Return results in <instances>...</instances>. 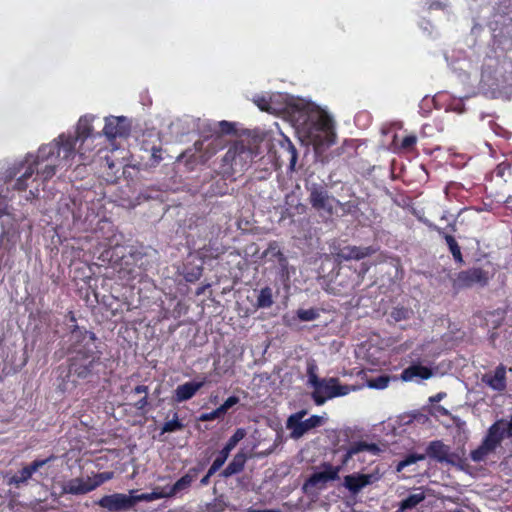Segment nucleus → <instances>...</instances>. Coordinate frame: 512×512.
Listing matches in <instances>:
<instances>
[{"mask_svg": "<svg viewBox=\"0 0 512 512\" xmlns=\"http://www.w3.org/2000/svg\"><path fill=\"white\" fill-rule=\"evenodd\" d=\"M95 119L96 116L91 114L81 116L76 124L75 134L62 133L53 142L40 146L39 158L45 160L55 153L57 157L63 153L64 159H73L78 154L82 164L90 162V155L87 153L92 152L94 141L102 137L101 132L94 131Z\"/></svg>", "mask_w": 512, "mask_h": 512, "instance_id": "obj_1", "label": "nucleus"}, {"mask_svg": "<svg viewBox=\"0 0 512 512\" xmlns=\"http://www.w3.org/2000/svg\"><path fill=\"white\" fill-rule=\"evenodd\" d=\"M71 338L83 343L75 348V356L71 359L68 370V381L74 384L77 377L78 379L87 378L93 371L95 364L99 360L98 351L95 345V334L89 331H80L79 329L72 332ZM64 388L68 389V383L64 384Z\"/></svg>", "mask_w": 512, "mask_h": 512, "instance_id": "obj_2", "label": "nucleus"}, {"mask_svg": "<svg viewBox=\"0 0 512 512\" xmlns=\"http://www.w3.org/2000/svg\"><path fill=\"white\" fill-rule=\"evenodd\" d=\"M316 365L307 368L308 384L313 387L312 398L316 405H323L328 399L348 395L352 391L362 389L360 385H342L338 378H319Z\"/></svg>", "mask_w": 512, "mask_h": 512, "instance_id": "obj_3", "label": "nucleus"}, {"mask_svg": "<svg viewBox=\"0 0 512 512\" xmlns=\"http://www.w3.org/2000/svg\"><path fill=\"white\" fill-rule=\"evenodd\" d=\"M510 437H512V416L509 420L500 419L490 426L481 445L471 452V459L475 462L485 460L500 446L503 439Z\"/></svg>", "mask_w": 512, "mask_h": 512, "instance_id": "obj_4", "label": "nucleus"}, {"mask_svg": "<svg viewBox=\"0 0 512 512\" xmlns=\"http://www.w3.org/2000/svg\"><path fill=\"white\" fill-rule=\"evenodd\" d=\"M255 156V151L249 145L243 141H237L225 153L222 167L226 173H243L250 167Z\"/></svg>", "mask_w": 512, "mask_h": 512, "instance_id": "obj_5", "label": "nucleus"}, {"mask_svg": "<svg viewBox=\"0 0 512 512\" xmlns=\"http://www.w3.org/2000/svg\"><path fill=\"white\" fill-rule=\"evenodd\" d=\"M309 192L308 201L311 207L319 214L320 217L328 220L336 214V203L338 199L329 193V191L321 184L313 183L307 187Z\"/></svg>", "mask_w": 512, "mask_h": 512, "instance_id": "obj_6", "label": "nucleus"}, {"mask_svg": "<svg viewBox=\"0 0 512 512\" xmlns=\"http://www.w3.org/2000/svg\"><path fill=\"white\" fill-rule=\"evenodd\" d=\"M97 259L101 262L100 265H107L113 268L119 267L122 269L124 266L129 265L128 257H131V252L128 246L122 244H109L101 245L97 248Z\"/></svg>", "mask_w": 512, "mask_h": 512, "instance_id": "obj_7", "label": "nucleus"}, {"mask_svg": "<svg viewBox=\"0 0 512 512\" xmlns=\"http://www.w3.org/2000/svg\"><path fill=\"white\" fill-rule=\"evenodd\" d=\"M200 225L205 226L209 230L211 237L208 239V243L204 244L198 249L199 257L205 260L217 259L220 255L224 254L225 247L218 240V234L220 233V227L213 224L206 218L200 219Z\"/></svg>", "mask_w": 512, "mask_h": 512, "instance_id": "obj_8", "label": "nucleus"}, {"mask_svg": "<svg viewBox=\"0 0 512 512\" xmlns=\"http://www.w3.org/2000/svg\"><path fill=\"white\" fill-rule=\"evenodd\" d=\"M57 153L49 157L48 159H40L39 158V150L36 155L28 154L25 157V163H30V165H36V172L39 175L43 182L50 180L55 174L57 167L61 165L62 162H68L70 159H64L63 153H60L59 157L56 156Z\"/></svg>", "mask_w": 512, "mask_h": 512, "instance_id": "obj_9", "label": "nucleus"}, {"mask_svg": "<svg viewBox=\"0 0 512 512\" xmlns=\"http://www.w3.org/2000/svg\"><path fill=\"white\" fill-rule=\"evenodd\" d=\"M134 492V490H131L129 494L114 493L105 495L96 501V504L108 512H126L135 506Z\"/></svg>", "mask_w": 512, "mask_h": 512, "instance_id": "obj_10", "label": "nucleus"}, {"mask_svg": "<svg viewBox=\"0 0 512 512\" xmlns=\"http://www.w3.org/2000/svg\"><path fill=\"white\" fill-rule=\"evenodd\" d=\"M305 414L306 411H300L288 418L287 428L291 430V438L299 439L309 430L321 425L323 418L316 415L302 421Z\"/></svg>", "mask_w": 512, "mask_h": 512, "instance_id": "obj_11", "label": "nucleus"}, {"mask_svg": "<svg viewBox=\"0 0 512 512\" xmlns=\"http://www.w3.org/2000/svg\"><path fill=\"white\" fill-rule=\"evenodd\" d=\"M24 172L14 181L11 187H7V193L11 190L17 192H23L27 189L29 183L28 181L33 178L36 172V165H30V163H25V160L14 165L12 168L7 170L6 178L10 181L17 174L24 169Z\"/></svg>", "mask_w": 512, "mask_h": 512, "instance_id": "obj_12", "label": "nucleus"}, {"mask_svg": "<svg viewBox=\"0 0 512 512\" xmlns=\"http://www.w3.org/2000/svg\"><path fill=\"white\" fill-rule=\"evenodd\" d=\"M131 131V125L128 119L124 116H110L105 118V125L102 130L108 140L116 138H126L129 136Z\"/></svg>", "mask_w": 512, "mask_h": 512, "instance_id": "obj_13", "label": "nucleus"}, {"mask_svg": "<svg viewBox=\"0 0 512 512\" xmlns=\"http://www.w3.org/2000/svg\"><path fill=\"white\" fill-rule=\"evenodd\" d=\"M341 471L340 466H332L329 463H324L321 470L314 472L305 482L304 488L313 487L322 489L329 481H334L339 478Z\"/></svg>", "mask_w": 512, "mask_h": 512, "instance_id": "obj_14", "label": "nucleus"}, {"mask_svg": "<svg viewBox=\"0 0 512 512\" xmlns=\"http://www.w3.org/2000/svg\"><path fill=\"white\" fill-rule=\"evenodd\" d=\"M425 455L440 463L453 464L455 462V457L451 453L450 447L440 440L431 441L426 448Z\"/></svg>", "mask_w": 512, "mask_h": 512, "instance_id": "obj_15", "label": "nucleus"}, {"mask_svg": "<svg viewBox=\"0 0 512 512\" xmlns=\"http://www.w3.org/2000/svg\"><path fill=\"white\" fill-rule=\"evenodd\" d=\"M375 253V249L369 247L345 246L336 252V259L339 261L361 260Z\"/></svg>", "mask_w": 512, "mask_h": 512, "instance_id": "obj_16", "label": "nucleus"}, {"mask_svg": "<svg viewBox=\"0 0 512 512\" xmlns=\"http://www.w3.org/2000/svg\"><path fill=\"white\" fill-rule=\"evenodd\" d=\"M492 19L497 26L512 24V0H499L493 9Z\"/></svg>", "mask_w": 512, "mask_h": 512, "instance_id": "obj_17", "label": "nucleus"}, {"mask_svg": "<svg viewBox=\"0 0 512 512\" xmlns=\"http://www.w3.org/2000/svg\"><path fill=\"white\" fill-rule=\"evenodd\" d=\"M54 457H49L42 460H35L29 466L24 467L22 470L18 472V474L12 476L9 480L10 485H15L19 487L21 484L26 483L33 473L38 471L41 467L50 462Z\"/></svg>", "mask_w": 512, "mask_h": 512, "instance_id": "obj_18", "label": "nucleus"}, {"mask_svg": "<svg viewBox=\"0 0 512 512\" xmlns=\"http://www.w3.org/2000/svg\"><path fill=\"white\" fill-rule=\"evenodd\" d=\"M458 279L466 285L479 284L484 286L488 283L489 272L481 267H472L461 271L458 275Z\"/></svg>", "mask_w": 512, "mask_h": 512, "instance_id": "obj_19", "label": "nucleus"}, {"mask_svg": "<svg viewBox=\"0 0 512 512\" xmlns=\"http://www.w3.org/2000/svg\"><path fill=\"white\" fill-rule=\"evenodd\" d=\"M93 491L89 477L72 478L62 484V493L71 495H84Z\"/></svg>", "mask_w": 512, "mask_h": 512, "instance_id": "obj_20", "label": "nucleus"}, {"mask_svg": "<svg viewBox=\"0 0 512 512\" xmlns=\"http://www.w3.org/2000/svg\"><path fill=\"white\" fill-rule=\"evenodd\" d=\"M482 382L495 391H503L506 388V368L499 365L494 372L485 373Z\"/></svg>", "mask_w": 512, "mask_h": 512, "instance_id": "obj_21", "label": "nucleus"}, {"mask_svg": "<svg viewBox=\"0 0 512 512\" xmlns=\"http://www.w3.org/2000/svg\"><path fill=\"white\" fill-rule=\"evenodd\" d=\"M434 375L431 368L423 366L421 364H413L405 368L401 373V379L403 381H420L427 380Z\"/></svg>", "mask_w": 512, "mask_h": 512, "instance_id": "obj_22", "label": "nucleus"}, {"mask_svg": "<svg viewBox=\"0 0 512 512\" xmlns=\"http://www.w3.org/2000/svg\"><path fill=\"white\" fill-rule=\"evenodd\" d=\"M205 382H186L177 386L174 391V400L178 403L191 399L199 389L204 386Z\"/></svg>", "mask_w": 512, "mask_h": 512, "instance_id": "obj_23", "label": "nucleus"}, {"mask_svg": "<svg viewBox=\"0 0 512 512\" xmlns=\"http://www.w3.org/2000/svg\"><path fill=\"white\" fill-rule=\"evenodd\" d=\"M429 227L431 229L435 230L442 238H444V240L449 248V251L451 252V254L453 256L454 261L458 264H463L464 260H463L461 248L458 245L456 239L452 235L447 234L443 228H441L437 225L431 224Z\"/></svg>", "mask_w": 512, "mask_h": 512, "instance_id": "obj_24", "label": "nucleus"}, {"mask_svg": "<svg viewBox=\"0 0 512 512\" xmlns=\"http://www.w3.org/2000/svg\"><path fill=\"white\" fill-rule=\"evenodd\" d=\"M199 469L192 468L187 474L177 480L168 490L169 497L175 496L181 491H184L190 487L192 482L197 478Z\"/></svg>", "mask_w": 512, "mask_h": 512, "instance_id": "obj_25", "label": "nucleus"}, {"mask_svg": "<svg viewBox=\"0 0 512 512\" xmlns=\"http://www.w3.org/2000/svg\"><path fill=\"white\" fill-rule=\"evenodd\" d=\"M247 459L248 456L243 451H239L234 455L228 466L221 472V476L228 478L234 474L240 473L244 469Z\"/></svg>", "mask_w": 512, "mask_h": 512, "instance_id": "obj_26", "label": "nucleus"}, {"mask_svg": "<svg viewBox=\"0 0 512 512\" xmlns=\"http://www.w3.org/2000/svg\"><path fill=\"white\" fill-rule=\"evenodd\" d=\"M116 150H111L104 157H102V167L107 168L110 172L107 175L111 178L116 177L117 173L125 167V163L123 161L124 158L119 159L115 158Z\"/></svg>", "mask_w": 512, "mask_h": 512, "instance_id": "obj_27", "label": "nucleus"}, {"mask_svg": "<svg viewBox=\"0 0 512 512\" xmlns=\"http://www.w3.org/2000/svg\"><path fill=\"white\" fill-rule=\"evenodd\" d=\"M367 451L373 455H378L380 452V448L376 444H369L366 442H357L354 443L347 451L343 464H346L349 459H351L354 455L359 454L361 452Z\"/></svg>", "mask_w": 512, "mask_h": 512, "instance_id": "obj_28", "label": "nucleus"}, {"mask_svg": "<svg viewBox=\"0 0 512 512\" xmlns=\"http://www.w3.org/2000/svg\"><path fill=\"white\" fill-rule=\"evenodd\" d=\"M426 498V494L422 487L416 488L413 493L407 496L400 503V508L402 510L412 509L416 507L419 503H421Z\"/></svg>", "mask_w": 512, "mask_h": 512, "instance_id": "obj_29", "label": "nucleus"}, {"mask_svg": "<svg viewBox=\"0 0 512 512\" xmlns=\"http://www.w3.org/2000/svg\"><path fill=\"white\" fill-rule=\"evenodd\" d=\"M203 272V268L201 264H192L187 262L183 266L182 275L186 282L194 283L200 279Z\"/></svg>", "mask_w": 512, "mask_h": 512, "instance_id": "obj_30", "label": "nucleus"}, {"mask_svg": "<svg viewBox=\"0 0 512 512\" xmlns=\"http://www.w3.org/2000/svg\"><path fill=\"white\" fill-rule=\"evenodd\" d=\"M316 126L319 131L323 132L326 138V143L328 145L334 143L335 134L333 131V123L330 118L328 117H321L317 123Z\"/></svg>", "mask_w": 512, "mask_h": 512, "instance_id": "obj_31", "label": "nucleus"}, {"mask_svg": "<svg viewBox=\"0 0 512 512\" xmlns=\"http://www.w3.org/2000/svg\"><path fill=\"white\" fill-rule=\"evenodd\" d=\"M343 485L352 494H357V493H359L364 488L362 483H361V481L359 480L358 475L356 473L355 474L346 475L344 477Z\"/></svg>", "mask_w": 512, "mask_h": 512, "instance_id": "obj_32", "label": "nucleus"}, {"mask_svg": "<svg viewBox=\"0 0 512 512\" xmlns=\"http://www.w3.org/2000/svg\"><path fill=\"white\" fill-rule=\"evenodd\" d=\"M246 436V430L243 428H238L234 434L229 438L226 445L222 449L227 454L236 447V445Z\"/></svg>", "mask_w": 512, "mask_h": 512, "instance_id": "obj_33", "label": "nucleus"}, {"mask_svg": "<svg viewBox=\"0 0 512 512\" xmlns=\"http://www.w3.org/2000/svg\"><path fill=\"white\" fill-rule=\"evenodd\" d=\"M336 208H340L341 216L354 215L359 211V203L356 200L341 202L338 200Z\"/></svg>", "mask_w": 512, "mask_h": 512, "instance_id": "obj_34", "label": "nucleus"}, {"mask_svg": "<svg viewBox=\"0 0 512 512\" xmlns=\"http://www.w3.org/2000/svg\"><path fill=\"white\" fill-rule=\"evenodd\" d=\"M133 497H134V502L136 504L137 502H141V501L151 502V501H154V500H157L160 498H167V497H169V494H168V491L163 490L161 492L153 491L151 493H143L140 495H133Z\"/></svg>", "mask_w": 512, "mask_h": 512, "instance_id": "obj_35", "label": "nucleus"}, {"mask_svg": "<svg viewBox=\"0 0 512 512\" xmlns=\"http://www.w3.org/2000/svg\"><path fill=\"white\" fill-rule=\"evenodd\" d=\"M82 269L81 268H75L74 270V275H73V280L76 282V285L79 286L80 283L78 282V280L82 281L83 282V285L87 286L86 288L88 289H91L93 288V286H97L96 283H92V281H95L94 278L91 277L90 274H86L84 271L81 273V276L78 275V272H80Z\"/></svg>", "mask_w": 512, "mask_h": 512, "instance_id": "obj_36", "label": "nucleus"}, {"mask_svg": "<svg viewBox=\"0 0 512 512\" xmlns=\"http://www.w3.org/2000/svg\"><path fill=\"white\" fill-rule=\"evenodd\" d=\"M390 377L387 375H380L376 378L368 379L366 382L367 387L372 389H385L388 387Z\"/></svg>", "mask_w": 512, "mask_h": 512, "instance_id": "obj_37", "label": "nucleus"}, {"mask_svg": "<svg viewBox=\"0 0 512 512\" xmlns=\"http://www.w3.org/2000/svg\"><path fill=\"white\" fill-rule=\"evenodd\" d=\"M113 476H114L113 472L106 471V472L98 473V474L94 475L93 477H89L92 489L95 490L97 487H99L103 483L111 480L113 478Z\"/></svg>", "mask_w": 512, "mask_h": 512, "instance_id": "obj_38", "label": "nucleus"}, {"mask_svg": "<svg viewBox=\"0 0 512 512\" xmlns=\"http://www.w3.org/2000/svg\"><path fill=\"white\" fill-rule=\"evenodd\" d=\"M426 458L425 454H410L397 464L396 471L401 472L405 467L412 465Z\"/></svg>", "mask_w": 512, "mask_h": 512, "instance_id": "obj_39", "label": "nucleus"}, {"mask_svg": "<svg viewBox=\"0 0 512 512\" xmlns=\"http://www.w3.org/2000/svg\"><path fill=\"white\" fill-rule=\"evenodd\" d=\"M91 293L93 295V300L90 298V296L87 294L86 301L89 305L93 306L94 303H103L106 306H110L111 303L109 302V297L106 294H101L100 290L93 289L91 290Z\"/></svg>", "mask_w": 512, "mask_h": 512, "instance_id": "obj_40", "label": "nucleus"}, {"mask_svg": "<svg viewBox=\"0 0 512 512\" xmlns=\"http://www.w3.org/2000/svg\"><path fill=\"white\" fill-rule=\"evenodd\" d=\"M359 477V480L361 481L363 487H366L368 485H371L377 481H379L382 477L378 469H375L371 473L368 474H359L356 473Z\"/></svg>", "mask_w": 512, "mask_h": 512, "instance_id": "obj_41", "label": "nucleus"}, {"mask_svg": "<svg viewBox=\"0 0 512 512\" xmlns=\"http://www.w3.org/2000/svg\"><path fill=\"white\" fill-rule=\"evenodd\" d=\"M184 425L179 421L177 414L174 415L172 420H169L164 423L162 427V433H170L182 430Z\"/></svg>", "mask_w": 512, "mask_h": 512, "instance_id": "obj_42", "label": "nucleus"}, {"mask_svg": "<svg viewBox=\"0 0 512 512\" xmlns=\"http://www.w3.org/2000/svg\"><path fill=\"white\" fill-rule=\"evenodd\" d=\"M297 316L301 321H313L319 317V312L317 309H299L297 311Z\"/></svg>", "mask_w": 512, "mask_h": 512, "instance_id": "obj_43", "label": "nucleus"}, {"mask_svg": "<svg viewBox=\"0 0 512 512\" xmlns=\"http://www.w3.org/2000/svg\"><path fill=\"white\" fill-rule=\"evenodd\" d=\"M229 454L225 453L224 451H220L217 458L213 461L212 465L209 468V475H214L226 462L228 459Z\"/></svg>", "mask_w": 512, "mask_h": 512, "instance_id": "obj_44", "label": "nucleus"}, {"mask_svg": "<svg viewBox=\"0 0 512 512\" xmlns=\"http://www.w3.org/2000/svg\"><path fill=\"white\" fill-rule=\"evenodd\" d=\"M263 256L271 258H282L283 254L280 250L279 244L276 241H272L269 243L268 248L263 252Z\"/></svg>", "mask_w": 512, "mask_h": 512, "instance_id": "obj_45", "label": "nucleus"}, {"mask_svg": "<svg viewBox=\"0 0 512 512\" xmlns=\"http://www.w3.org/2000/svg\"><path fill=\"white\" fill-rule=\"evenodd\" d=\"M271 290H260L259 295L257 296L258 306L265 308L271 306L273 303L272 295L270 293Z\"/></svg>", "mask_w": 512, "mask_h": 512, "instance_id": "obj_46", "label": "nucleus"}, {"mask_svg": "<svg viewBox=\"0 0 512 512\" xmlns=\"http://www.w3.org/2000/svg\"><path fill=\"white\" fill-rule=\"evenodd\" d=\"M417 143V136L414 134L405 136L400 144V148L403 151L410 152L414 149L415 145Z\"/></svg>", "mask_w": 512, "mask_h": 512, "instance_id": "obj_47", "label": "nucleus"}, {"mask_svg": "<svg viewBox=\"0 0 512 512\" xmlns=\"http://www.w3.org/2000/svg\"><path fill=\"white\" fill-rule=\"evenodd\" d=\"M412 314V311L406 308H395L391 312V318L394 319L396 322L401 320H406L410 318V315Z\"/></svg>", "mask_w": 512, "mask_h": 512, "instance_id": "obj_48", "label": "nucleus"}, {"mask_svg": "<svg viewBox=\"0 0 512 512\" xmlns=\"http://www.w3.org/2000/svg\"><path fill=\"white\" fill-rule=\"evenodd\" d=\"M286 142H287L286 146H284V147H285L287 153L289 154L290 167H291V169H293L296 164V161H297V150L294 147V145L291 143L290 140L287 139Z\"/></svg>", "mask_w": 512, "mask_h": 512, "instance_id": "obj_49", "label": "nucleus"}, {"mask_svg": "<svg viewBox=\"0 0 512 512\" xmlns=\"http://www.w3.org/2000/svg\"><path fill=\"white\" fill-rule=\"evenodd\" d=\"M239 402V398L236 396H231L225 400V402L218 407V412L222 413L223 415L234 405H236Z\"/></svg>", "mask_w": 512, "mask_h": 512, "instance_id": "obj_50", "label": "nucleus"}, {"mask_svg": "<svg viewBox=\"0 0 512 512\" xmlns=\"http://www.w3.org/2000/svg\"><path fill=\"white\" fill-rule=\"evenodd\" d=\"M219 125L221 132L224 134H232L235 132L234 125L228 121H221Z\"/></svg>", "mask_w": 512, "mask_h": 512, "instance_id": "obj_51", "label": "nucleus"}, {"mask_svg": "<svg viewBox=\"0 0 512 512\" xmlns=\"http://www.w3.org/2000/svg\"><path fill=\"white\" fill-rule=\"evenodd\" d=\"M223 414L218 412V408L210 413H205L200 416L201 421H211L221 417Z\"/></svg>", "mask_w": 512, "mask_h": 512, "instance_id": "obj_52", "label": "nucleus"}, {"mask_svg": "<svg viewBox=\"0 0 512 512\" xmlns=\"http://www.w3.org/2000/svg\"><path fill=\"white\" fill-rule=\"evenodd\" d=\"M256 105L259 107L262 111H269L270 110V103L265 97H259L255 99Z\"/></svg>", "mask_w": 512, "mask_h": 512, "instance_id": "obj_53", "label": "nucleus"}, {"mask_svg": "<svg viewBox=\"0 0 512 512\" xmlns=\"http://www.w3.org/2000/svg\"><path fill=\"white\" fill-rule=\"evenodd\" d=\"M152 158L155 163H159L162 160V149L160 147L152 148Z\"/></svg>", "mask_w": 512, "mask_h": 512, "instance_id": "obj_54", "label": "nucleus"}, {"mask_svg": "<svg viewBox=\"0 0 512 512\" xmlns=\"http://www.w3.org/2000/svg\"><path fill=\"white\" fill-rule=\"evenodd\" d=\"M446 7V4L442 0H434L429 4V9H444Z\"/></svg>", "mask_w": 512, "mask_h": 512, "instance_id": "obj_55", "label": "nucleus"}, {"mask_svg": "<svg viewBox=\"0 0 512 512\" xmlns=\"http://www.w3.org/2000/svg\"><path fill=\"white\" fill-rule=\"evenodd\" d=\"M148 405L147 396L142 397L140 400H138L134 406L137 410H144L145 407Z\"/></svg>", "mask_w": 512, "mask_h": 512, "instance_id": "obj_56", "label": "nucleus"}, {"mask_svg": "<svg viewBox=\"0 0 512 512\" xmlns=\"http://www.w3.org/2000/svg\"><path fill=\"white\" fill-rule=\"evenodd\" d=\"M445 397H446V393H444V392H439V393H437L436 395L431 396V397L429 398V401H430L431 403H437V402H440V401H441L442 399H444Z\"/></svg>", "mask_w": 512, "mask_h": 512, "instance_id": "obj_57", "label": "nucleus"}, {"mask_svg": "<svg viewBox=\"0 0 512 512\" xmlns=\"http://www.w3.org/2000/svg\"><path fill=\"white\" fill-rule=\"evenodd\" d=\"M133 392L135 394H144V396H147L148 394V387L144 385H138L134 388Z\"/></svg>", "mask_w": 512, "mask_h": 512, "instance_id": "obj_58", "label": "nucleus"}, {"mask_svg": "<svg viewBox=\"0 0 512 512\" xmlns=\"http://www.w3.org/2000/svg\"><path fill=\"white\" fill-rule=\"evenodd\" d=\"M209 509L211 512H222L224 510V507L222 504L215 503L214 505H211Z\"/></svg>", "mask_w": 512, "mask_h": 512, "instance_id": "obj_59", "label": "nucleus"}, {"mask_svg": "<svg viewBox=\"0 0 512 512\" xmlns=\"http://www.w3.org/2000/svg\"><path fill=\"white\" fill-rule=\"evenodd\" d=\"M211 476L212 475H209V471H208L207 474L200 480L201 486H207L210 482Z\"/></svg>", "mask_w": 512, "mask_h": 512, "instance_id": "obj_60", "label": "nucleus"}, {"mask_svg": "<svg viewBox=\"0 0 512 512\" xmlns=\"http://www.w3.org/2000/svg\"><path fill=\"white\" fill-rule=\"evenodd\" d=\"M275 446H276V444L272 448L268 449L267 451L258 453L256 456L257 457H264V456H267V455L271 454L274 451Z\"/></svg>", "mask_w": 512, "mask_h": 512, "instance_id": "obj_61", "label": "nucleus"}, {"mask_svg": "<svg viewBox=\"0 0 512 512\" xmlns=\"http://www.w3.org/2000/svg\"><path fill=\"white\" fill-rule=\"evenodd\" d=\"M248 512H281L277 509H262V510H256V509H250Z\"/></svg>", "mask_w": 512, "mask_h": 512, "instance_id": "obj_62", "label": "nucleus"}, {"mask_svg": "<svg viewBox=\"0 0 512 512\" xmlns=\"http://www.w3.org/2000/svg\"><path fill=\"white\" fill-rule=\"evenodd\" d=\"M437 409H438V411H439V412H441V413H442V414H444V415H447V414H448L447 409H445V408H444V407H442V406H439Z\"/></svg>", "mask_w": 512, "mask_h": 512, "instance_id": "obj_63", "label": "nucleus"}, {"mask_svg": "<svg viewBox=\"0 0 512 512\" xmlns=\"http://www.w3.org/2000/svg\"><path fill=\"white\" fill-rule=\"evenodd\" d=\"M506 203L512 205V196L507 198Z\"/></svg>", "mask_w": 512, "mask_h": 512, "instance_id": "obj_64", "label": "nucleus"}]
</instances>
